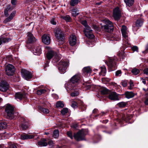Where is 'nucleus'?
Wrapping results in <instances>:
<instances>
[{
    "label": "nucleus",
    "instance_id": "5701e85b",
    "mask_svg": "<svg viewBox=\"0 0 148 148\" xmlns=\"http://www.w3.org/2000/svg\"><path fill=\"white\" fill-rule=\"evenodd\" d=\"M83 74L85 75H87L88 74H90L91 72V70L89 67H85L82 70Z\"/></svg>",
    "mask_w": 148,
    "mask_h": 148
},
{
    "label": "nucleus",
    "instance_id": "4468645a",
    "mask_svg": "<svg viewBox=\"0 0 148 148\" xmlns=\"http://www.w3.org/2000/svg\"><path fill=\"white\" fill-rule=\"evenodd\" d=\"M42 42L46 45H49L50 43V38L49 35L44 34L42 37Z\"/></svg>",
    "mask_w": 148,
    "mask_h": 148
},
{
    "label": "nucleus",
    "instance_id": "774afa93",
    "mask_svg": "<svg viewBox=\"0 0 148 148\" xmlns=\"http://www.w3.org/2000/svg\"><path fill=\"white\" fill-rule=\"evenodd\" d=\"M148 50V44L147 45V47H146V49L145 50V51H147Z\"/></svg>",
    "mask_w": 148,
    "mask_h": 148
},
{
    "label": "nucleus",
    "instance_id": "473e14b6",
    "mask_svg": "<svg viewBox=\"0 0 148 148\" xmlns=\"http://www.w3.org/2000/svg\"><path fill=\"white\" fill-rule=\"evenodd\" d=\"M79 2L78 0H71L70 5L72 6H74Z\"/></svg>",
    "mask_w": 148,
    "mask_h": 148
},
{
    "label": "nucleus",
    "instance_id": "0eeeda50",
    "mask_svg": "<svg viewBox=\"0 0 148 148\" xmlns=\"http://www.w3.org/2000/svg\"><path fill=\"white\" fill-rule=\"evenodd\" d=\"M108 97L109 99L113 101L119 100L120 98L119 95L114 92L110 91Z\"/></svg>",
    "mask_w": 148,
    "mask_h": 148
},
{
    "label": "nucleus",
    "instance_id": "a878e982",
    "mask_svg": "<svg viewBox=\"0 0 148 148\" xmlns=\"http://www.w3.org/2000/svg\"><path fill=\"white\" fill-rule=\"evenodd\" d=\"M21 121L22 123L21 124L20 126L23 130H26L28 128V126L26 124L24 123L25 119L24 118H22L21 119Z\"/></svg>",
    "mask_w": 148,
    "mask_h": 148
},
{
    "label": "nucleus",
    "instance_id": "7ed1b4c3",
    "mask_svg": "<svg viewBox=\"0 0 148 148\" xmlns=\"http://www.w3.org/2000/svg\"><path fill=\"white\" fill-rule=\"evenodd\" d=\"M5 111L7 114V118L10 119H13L17 114L14 112L13 108L10 105H7Z\"/></svg>",
    "mask_w": 148,
    "mask_h": 148
},
{
    "label": "nucleus",
    "instance_id": "a18cd8bd",
    "mask_svg": "<svg viewBox=\"0 0 148 148\" xmlns=\"http://www.w3.org/2000/svg\"><path fill=\"white\" fill-rule=\"evenodd\" d=\"M68 111V109L66 108H63L61 111V113L63 115H65L66 113H67Z\"/></svg>",
    "mask_w": 148,
    "mask_h": 148
},
{
    "label": "nucleus",
    "instance_id": "9d476101",
    "mask_svg": "<svg viewBox=\"0 0 148 148\" xmlns=\"http://www.w3.org/2000/svg\"><path fill=\"white\" fill-rule=\"evenodd\" d=\"M14 66L11 64L8 65L5 68V72L8 75H12L14 73Z\"/></svg>",
    "mask_w": 148,
    "mask_h": 148
},
{
    "label": "nucleus",
    "instance_id": "9b49d317",
    "mask_svg": "<svg viewBox=\"0 0 148 148\" xmlns=\"http://www.w3.org/2000/svg\"><path fill=\"white\" fill-rule=\"evenodd\" d=\"M113 16L115 20H118L121 16V12L118 7L116 8L113 10Z\"/></svg>",
    "mask_w": 148,
    "mask_h": 148
},
{
    "label": "nucleus",
    "instance_id": "5fc2aeb1",
    "mask_svg": "<svg viewBox=\"0 0 148 148\" xmlns=\"http://www.w3.org/2000/svg\"><path fill=\"white\" fill-rule=\"evenodd\" d=\"M132 49L133 51L138 52V48L137 46H134L132 48Z\"/></svg>",
    "mask_w": 148,
    "mask_h": 148
},
{
    "label": "nucleus",
    "instance_id": "ddd939ff",
    "mask_svg": "<svg viewBox=\"0 0 148 148\" xmlns=\"http://www.w3.org/2000/svg\"><path fill=\"white\" fill-rule=\"evenodd\" d=\"M33 51L34 55H39L41 53V47L39 45H37L34 47Z\"/></svg>",
    "mask_w": 148,
    "mask_h": 148
},
{
    "label": "nucleus",
    "instance_id": "052dcab7",
    "mask_svg": "<svg viewBox=\"0 0 148 148\" xmlns=\"http://www.w3.org/2000/svg\"><path fill=\"white\" fill-rule=\"evenodd\" d=\"M141 79L142 80L143 83L144 84H146V81L145 79H143V78H141Z\"/></svg>",
    "mask_w": 148,
    "mask_h": 148
},
{
    "label": "nucleus",
    "instance_id": "8fccbe9b",
    "mask_svg": "<svg viewBox=\"0 0 148 148\" xmlns=\"http://www.w3.org/2000/svg\"><path fill=\"white\" fill-rule=\"evenodd\" d=\"M67 134L71 138V139L73 138V136L72 133L71 132H68L67 133Z\"/></svg>",
    "mask_w": 148,
    "mask_h": 148
},
{
    "label": "nucleus",
    "instance_id": "f704fd0d",
    "mask_svg": "<svg viewBox=\"0 0 148 148\" xmlns=\"http://www.w3.org/2000/svg\"><path fill=\"white\" fill-rule=\"evenodd\" d=\"M56 106L57 108H63L64 106V104L62 102L59 101L57 102Z\"/></svg>",
    "mask_w": 148,
    "mask_h": 148
},
{
    "label": "nucleus",
    "instance_id": "a211bd4d",
    "mask_svg": "<svg viewBox=\"0 0 148 148\" xmlns=\"http://www.w3.org/2000/svg\"><path fill=\"white\" fill-rule=\"evenodd\" d=\"M34 136L33 135H29L27 134L23 133L20 136V139L21 140H24L27 139H32L33 138Z\"/></svg>",
    "mask_w": 148,
    "mask_h": 148
},
{
    "label": "nucleus",
    "instance_id": "69168bd1",
    "mask_svg": "<svg viewBox=\"0 0 148 148\" xmlns=\"http://www.w3.org/2000/svg\"><path fill=\"white\" fill-rule=\"evenodd\" d=\"M97 110H98L97 109H95L93 110V113H96L97 112Z\"/></svg>",
    "mask_w": 148,
    "mask_h": 148
},
{
    "label": "nucleus",
    "instance_id": "79ce46f5",
    "mask_svg": "<svg viewBox=\"0 0 148 148\" xmlns=\"http://www.w3.org/2000/svg\"><path fill=\"white\" fill-rule=\"evenodd\" d=\"M46 91V90L45 89H40L37 90V93L38 95H40L45 93Z\"/></svg>",
    "mask_w": 148,
    "mask_h": 148
},
{
    "label": "nucleus",
    "instance_id": "09e8293b",
    "mask_svg": "<svg viewBox=\"0 0 148 148\" xmlns=\"http://www.w3.org/2000/svg\"><path fill=\"white\" fill-rule=\"evenodd\" d=\"M54 56L55 57L54 59L55 60L56 62H58L59 60H60V57H59L58 55L56 54Z\"/></svg>",
    "mask_w": 148,
    "mask_h": 148
},
{
    "label": "nucleus",
    "instance_id": "6ab92c4d",
    "mask_svg": "<svg viewBox=\"0 0 148 148\" xmlns=\"http://www.w3.org/2000/svg\"><path fill=\"white\" fill-rule=\"evenodd\" d=\"M16 13V11H14L12 12L10 14L9 16L4 20L3 22L4 23H6L10 21L15 16Z\"/></svg>",
    "mask_w": 148,
    "mask_h": 148
},
{
    "label": "nucleus",
    "instance_id": "b1692460",
    "mask_svg": "<svg viewBox=\"0 0 148 148\" xmlns=\"http://www.w3.org/2000/svg\"><path fill=\"white\" fill-rule=\"evenodd\" d=\"M125 3L126 7H130L133 4L134 0H124Z\"/></svg>",
    "mask_w": 148,
    "mask_h": 148
},
{
    "label": "nucleus",
    "instance_id": "20e7f679",
    "mask_svg": "<svg viewBox=\"0 0 148 148\" xmlns=\"http://www.w3.org/2000/svg\"><path fill=\"white\" fill-rule=\"evenodd\" d=\"M88 130L86 129H82L79 131L74 136L75 139L79 141L84 140V136L87 134Z\"/></svg>",
    "mask_w": 148,
    "mask_h": 148
},
{
    "label": "nucleus",
    "instance_id": "412c9836",
    "mask_svg": "<svg viewBox=\"0 0 148 148\" xmlns=\"http://www.w3.org/2000/svg\"><path fill=\"white\" fill-rule=\"evenodd\" d=\"M25 95L24 93L17 92L15 94V98L21 100L23 98L25 97Z\"/></svg>",
    "mask_w": 148,
    "mask_h": 148
},
{
    "label": "nucleus",
    "instance_id": "423d86ee",
    "mask_svg": "<svg viewBox=\"0 0 148 148\" xmlns=\"http://www.w3.org/2000/svg\"><path fill=\"white\" fill-rule=\"evenodd\" d=\"M55 35L58 41H64V34L60 28H57L56 29L55 31Z\"/></svg>",
    "mask_w": 148,
    "mask_h": 148
},
{
    "label": "nucleus",
    "instance_id": "e2e57ef3",
    "mask_svg": "<svg viewBox=\"0 0 148 148\" xmlns=\"http://www.w3.org/2000/svg\"><path fill=\"white\" fill-rule=\"evenodd\" d=\"M145 103L146 105H148V98L145 100Z\"/></svg>",
    "mask_w": 148,
    "mask_h": 148
},
{
    "label": "nucleus",
    "instance_id": "2eb2a0df",
    "mask_svg": "<svg viewBox=\"0 0 148 148\" xmlns=\"http://www.w3.org/2000/svg\"><path fill=\"white\" fill-rule=\"evenodd\" d=\"M121 31L123 36L126 40H127L128 38V31L126 26L124 25H122L121 29Z\"/></svg>",
    "mask_w": 148,
    "mask_h": 148
},
{
    "label": "nucleus",
    "instance_id": "39448f33",
    "mask_svg": "<svg viewBox=\"0 0 148 148\" xmlns=\"http://www.w3.org/2000/svg\"><path fill=\"white\" fill-rule=\"evenodd\" d=\"M69 63L66 61H61L59 63L58 67L61 73H64L66 72L69 65Z\"/></svg>",
    "mask_w": 148,
    "mask_h": 148
},
{
    "label": "nucleus",
    "instance_id": "de8ad7c7",
    "mask_svg": "<svg viewBox=\"0 0 148 148\" xmlns=\"http://www.w3.org/2000/svg\"><path fill=\"white\" fill-rule=\"evenodd\" d=\"M81 23L84 26L85 28H87V27H90L88 25L87 21L86 20L82 21L81 22Z\"/></svg>",
    "mask_w": 148,
    "mask_h": 148
},
{
    "label": "nucleus",
    "instance_id": "7c9ffc66",
    "mask_svg": "<svg viewBox=\"0 0 148 148\" xmlns=\"http://www.w3.org/2000/svg\"><path fill=\"white\" fill-rule=\"evenodd\" d=\"M143 21L141 19L137 20L136 22V26L138 27H141L143 25Z\"/></svg>",
    "mask_w": 148,
    "mask_h": 148
},
{
    "label": "nucleus",
    "instance_id": "72a5a7b5",
    "mask_svg": "<svg viewBox=\"0 0 148 148\" xmlns=\"http://www.w3.org/2000/svg\"><path fill=\"white\" fill-rule=\"evenodd\" d=\"M70 102L71 103V106L73 108H75L77 107V104L73 99L71 100H70Z\"/></svg>",
    "mask_w": 148,
    "mask_h": 148
},
{
    "label": "nucleus",
    "instance_id": "2f4dec72",
    "mask_svg": "<svg viewBox=\"0 0 148 148\" xmlns=\"http://www.w3.org/2000/svg\"><path fill=\"white\" fill-rule=\"evenodd\" d=\"M40 111L43 112L44 114H47L49 112V111L48 109L43 108L41 107L39 108Z\"/></svg>",
    "mask_w": 148,
    "mask_h": 148
},
{
    "label": "nucleus",
    "instance_id": "c85d7f7f",
    "mask_svg": "<svg viewBox=\"0 0 148 148\" xmlns=\"http://www.w3.org/2000/svg\"><path fill=\"white\" fill-rule=\"evenodd\" d=\"M38 145L40 146H45L47 145V144L46 142V140L45 139H43L41 141L38 142Z\"/></svg>",
    "mask_w": 148,
    "mask_h": 148
},
{
    "label": "nucleus",
    "instance_id": "6e6d98bb",
    "mask_svg": "<svg viewBox=\"0 0 148 148\" xmlns=\"http://www.w3.org/2000/svg\"><path fill=\"white\" fill-rule=\"evenodd\" d=\"M108 39L109 40L113 41L115 40V38L112 37V36H110L108 37Z\"/></svg>",
    "mask_w": 148,
    "mask_h": 148
},
{
    "label": "nucleus",
    "instance_id": "bb28decb",
    "mask_svg": "<svg viewBox=\"0 0 148 148\" xmlns=\"http://www.w3.org/2000/svg\"><path fill=\"white\" fill-rule=\"evenodd\" d=\"M101 93L103 95H105L107 94H109L110 92L106 88H101L100 90Z\"/></svg>",
    "mask_w": 148,
    "mask_h": 148
},
{
    "label": "nucleus",
    "instance_id": "37998d69",
    "mask_svg": "<svg viewBox=\"0 0 148 148\" xmlns=\"http://www.w3.org/2000/svg\"><path fill=\"white\" fill-rule=\"evenodd\" d=\"M131 72L134 75H136L138 74L140 71L136 68H134L132 70Z\"/></svg>",
    "mask_w": 148,
    "mask_h": 148
},
{
    "label": "nucleus",
    "instance_id": "864d4df0",
    "mask_svg": "<svg viewBox=\"0 0 148 148\" xmlns=\"http://www.w3.org/2000/svg\"><path fill=\"white\" fill-rule=\"evenodd\" d=\"M121 70H118L116 72V75L117 76L121 75Z\"/></svg>",
    "mask_w": 148,
    "mask_h": 148
},
{
    "label": "nucleus",
    "instance_id": "c03bdc74",
    "mask_svg": "<svg viewBox=\"0 0 148 148\" xmlns=\"http://www.w3.org/2000/svg\"><path fill=\"white\" fill-rule=\"evenodd\" d=\"M110 79L108 78L103 77L101 79L102 82L104 84H106V82H109Z\"/></svg>",
    "mask_w": 148,
    "mask_h": 148
},
{
    "label": "nucleus",
    "instance_id": "6e6552de",
    "mask_svg": "<svg viewBox=\"0 0 148 148\" xmlns=\"http://www.w3.org/2000/svg\"><path fill=\"white\" fill-rule=\"evenodd\" d=\"M21 73L22 77L26 80H28L31 79L32 77V75L30 72L25 69H22Z\"/></svg>",
    "mask_w": 148,
    "mask_h": 148
},
{
    "label": "nucleus",
    "instance_id": "f3484780",
    "mask_svg": "<svg viewBox=\"0 0 148 148\" xmlns=\"http://www.w3.org/2000/svg\"><path fill=\"white\" fill-rule=\"evenodd\" d=\"M8 86L6 82H3L0 83V90L3 92L6 91L8 89Z\"/></svg>",
    "mask_w": 148,
    "mask_h": 148
},
{
    "label": "nucleus",
    "instance_id": "cd10ccee",
    "mask_svg": "<svg viewBox=\"0 0 148 148\" xmlns=\"http://www.w3.org/2000/svg\"><path fill=\"white\" fill-rule=\"evenodd\" d=\"M101 71L99 74L102 76H105L106 72V69L105 66H103L101 67Z\"/></svg>",
    "mask_w": 148,
    "mask_h": 148
},
{
    "label": "nucleus",
    "instance_id": "49530a36",
    "mask_svg": "<svg viewBox=\"0 0 148 148\" xmlns=\"http://www.w3.org/2000/svg\"><path fill=\"white\" fill-rule=\"evenodd\" d=\"M126 104V103L125 102H122L118 103L117 105L119 107L121 108H123L125 107Z\"/></svg>",
    "mask_w": 148,
    "mask_h": 148
},
{
    "label": "nucleus",
    "instance_id": "dca6fc26",
    "mask_svg": "<svg viewBox=\"0 0 148 148\" xmlns=\"http://www.w3.org/2000/svg\"><path fill=\"white\" fill-rule=\"evenodd\" d=\"M69 43L71 46L75 45L77 41V38L76 36L73 34L70 35L69 39Z\"/></svg>",
    "mask_w": 148,
    "mask_h": 148
},
{
    "label": "nucleus",
    "instance_id": "3c124183",
    "mask_svg": "<svg viewBox=\"0 0 148 148\" xmlns=\"http://www.w3.org/2000/svg\"><path fill=\"white\" fill-rule=\"evenodd\" d=\"M48 144L49 146L53 147L55 143L53 141L49 140L48 142Z\"/></svg>",
    "mask_w": 148,
    "mask_h": 148
},
{
    "label": "nucleus",
    "instance_id": "f8f14e48",
    "mask_svg": "<svg viewBox=\"0 0 148 148\" xmlns=\"http://www.w3.org/2000/svg\"><path fill=\"white\" fill-rule=\"evenodd\" d=\"M116 60V58L110 59L109 60L107 65L110 69V71H112L115 69V65H116L115 60Z\"/></svg>",
    "mask_w": 148,
    "mask_h": 148
},
{
    "label": "nucleus",
    "instance_id": "4c0bfd02",
    "mask_svg": "<svg viewBox=\"0 0 148 148\" xmlns=\"http://www.w3.org/2000/svg\"><path fill=\"white\" fill-rule=\"evenodd\" d=\"M71 11L73 16L74 17H75L79 14V13L77 12L76 9H73Z\"/></svg>",
    "mask_w": 148,
    "mask_h": 148
},
{
    "label": "nucleus",
    "instance_id": "0e129e2a",
    "mask_svg": "<svg viewBox=\"0 0 148 148\" xmlns=\"http://www.w3.org/2000/svg\"><path fill=\"white\" fill-rule=\"evenodd\" d=\"M130 86H134L133 82L131 81H130Z\"/></svg>",
    "mask_w": 148,
    "mask_h": 148
},
{
    "label": "nucleus",
    "instance_id": "e433bc0d",
    "mask_svg": "<svg viewBox=\"0 0 148 148\" xmlns=\"http://www.w3.org/2000/svg\"><path fill=\"white\" fill-rule=\"evenodd\" d=\"M9 40L6 38L1 37L0 38V45L3 43H5L8 42Z\"/></svg>",
    "mask_w": 148,
    "mask_h": 148
},
{
    "label": "nucleus",
    "instance_id": "f03ea898",
    "mask_svg": "<svg viewBox=\"0 0 148 148\" xmlns=\"http://www.w3.org/2000/svg\"><path fill=\"white\" fill-rule=\"evenodd\" d=\"M105 25L102 26L101 27L103 30L106 32H111L113 31L114 26L112 23L108 19H105L103 20Z\"/></svg>",
    "mask_w": 148,
    "mask_h": 148
},
{
    "label": "nucleus",
    "instance_id": "1a4fd4ad",
    "mask_svg": "<svg viewBox=\"0 0 148 148\" xmlns=\"http://www.w3.org/2000/svg\"><path fill=\"white\" fill-rule=\"evenodd\" d=\"M84 34L86 36L89 38H93L94 36L92 33V31L90 27H87L85 28L84 30Z\"/></svg>",
    "mask_w": 148,
    "mask_h": 148
},
{
    "label": "nucleus",
    "instance_id": "c9c22d12",
    "mask_svg": "<svg viewBox=\"0 0 148 148\" xmlns=\"http://www.w3.org/2000/svg\"><path fill=\"white\" fill-rule=\"evenodd\" d=\"M11 6L10 5H8L7 8L5 10L4 14L6 17H8V12L10 10Z\"/></svg>",
    "mask_w": 148,
    "mask_h": 148
},
{
    "label": "nucleus",
    "instance_id": "aec40b11",
    "mask_svg": "<svg viewBox=\"0 0 148 148\" xmlns=\"http://www.w3.org/2000/svg\"><path fill=\"white\" fill-rule=\"evenodd\" d=\"M27 42L29 43H32L36 41V39L33 36V34L30 32L28 33Z\"/></svg>",
    "mask_w": 148,
    "mask_h": 148
},
{
    "label": "nucleus",
    "instance_id": "ea45409f",
    "mask_svg": "<svg viewBox=\"0 0 148 148\" xmlns=\"http://www.w3.org/2000/svg\"><path fill=\"white\" fill-rule=\"evenodd\" d=\"M62 18L65 20L66 22H70L71 21V18L70 16L68 15L62 16Z\"/></svg>",
    "mask_w": 148,
    "mask_h": 148
},
{
    "label": "nucleus",
    "instance_id": "603ef678",
    "mask_svg": "<svg viewBox=\"0 0 148 148\" xmlns=\"http://www.w3.org/2000/svg\"><path fill=\"white\" fill-rule=\"evenodd\" d=\"M122 84L123 87H125L127 85V82L126 81H123L122 82Z\"/></svg>",
    "mask_w": 148,
    "mask_h": 148
},
{
    "label": "nucleus",
    "instance_id": "338daca9",
    "mask_svg": "<svg viewBox=\"0 0 148 148\" xmlns=\"http://www.w3.org/2000/svg\"><path fill=\"white\" fill-rule=\"evenodd\" d=\"M93 26V28L95 29L96 30L97 29L98 27L96 25H94Z\"/></svg>",
    "mask_w": 148,
    "mask_h": 148
},
{
    "label": "nucleus",
    "instance_id": "393cba45",
    "mask_svg": "<svg viewBox=\"0 0 148 148\" xmlns=\"http://www.w3.org/2000/svg\"><path fill=\"white\" fill-rule=\"evenodd\" d=\"M78 86H76L77 89L74 90L70 93V95L72 97H75L78 96L79 95V92Z\"/></svg>",
    "mask_w": 148,
    "mask_h": 148
},
{
    "label": "nucleus",
    "instance_id": "4d7b16f0",
    "mask_svg": "<svg viewBox=\"0 0 148 148\" xmlns=\"http://www.w3.org/2000/svg\"><path fill=\"white\" fill-rule=\"evenodd\" d=\"M144 72L147 75H148V68H146L144 70Z\"/></svg>",
    "mask_w": 148,
    "mask_h": 148
},
{
    "label": "nucleus",
    "instance_id": "bf43d9fd",
    "mask_svg": "<svg viewBox=\"0 0 148 148\" xmlns=\"http://www.w3.org/2000/svg\"><path fill=\"white\" fill-rule=\"evenodd\" d=\"M9 148H17L15 145L14 144H12L9 147Z\"/></svg>",
    "mask_w": 148,
    "mask_h": 148
},
{
    "label": "nucleus",
    "instance_id": "13d9d810",
    "mask_svg": "<svg viewBox=\"0 0 148 148\" xmlns=\"http://www.w3.org/2000/svg\"><path fill=\"white\" fill-rule=\"evenodd\" d=\"M11 3L13 5H15L16 4V1L15 0H12Z\"/></svg>",
    "mask_w": 148,
    "mask_h": 148
},
{
    "label": "nucleus",
    "instance_id": "c756f323",
    "mask_svg": "<svg viewBox=\"0 0 148 148\" xmlns=\"http://www.w3.org/2000/svg\"><path fill=\"white\" fill-rule=\"evenodd\" d=\"M125 94L126 97L128 99L132 98L134 96V94L132 92H127Z\"/></svg>",
    "mask_w": 148,
    "mask_h": 148
},
{
    "label": "nucleus",
    "instance_id": "f257e3e1",
    "mask_svg": "<svg viewBox=\"0 0 148 148\" xmlns=\"http://www.w3.org/2000/svg\"><path fill=\"white\" fill-rule=\"evenodd\" d=\"M80 75L79 74L74 75L71 79L70 82L68 85V88L70 90L77 89L76 86L79 83L80 79Z\"/></svg>",
    "mask_w": 148,
    "mask_h": 148
},
{
    "label": "nucleus",
    "instance_id": "a19ab883",
    "mask_svg": "<svg viewBox=\"0 0 148 148\" xmlns=\"http://www.w3.org/2000/svg\"><path fill=\"white\" fill-rule=\"evenodd\" d=\"M59 136V131L58 130H56L54 131L53 137L55 138H57Z\"/></svg>",
    "mask_w": 148,
    "mask_h": 148
},
{
    "label": "nucleus",
    "instance_id": "680f3d73",
    "mask_svg": "<svg viewBox=\"0 0 148 148\" xmlns=\"http://www.w3.org/2000/svg\"><path fill=\"white\" fill-rule=\"evenodd\" d=\"M51 23L52 24L55 25L56 24V22L55 21L53 20H51Z\"/></svg>",
    "mask_w": 148,
    "mask_h": 148
},
{
    "label": "nucleus",
    "instance_id": "58836bf2",
    "mask_svg": "<svg viewBox=\"0 0 148 148\" xmlns=\"http://www.w3.org/2000/svg\"><path fill=\"white\" fill-rule=\"evenodd\" d=\"M7 127V124L6 123L0 122V129H5Z\"/></svg>",
    "mask_w": 148,
    "mask_h": 148
},
{
    "label": "nucleus",
    "instance_id": "4be33fe9",
    "mask_svg": "<svg viewBox=\"0 0 148 148\" xmlns=\"http://www.w3.org/2000/svg\"><path fill=\"white\" fill-rule=\"evenodd\" d=\"M56 53L53 51L51 50L49 51L47 54L46 57L49 60H50L55 55Z\"/></svg>",
    "mask_w": 148,
    "mask_h": 148
}]
</instances>
